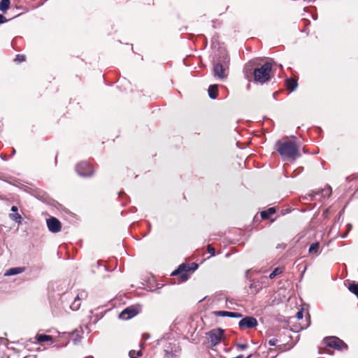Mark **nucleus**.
<instances>
[{"label":"nucleus","instance_id":"f257e3e1","mask_svg":"<svg viewBox=\"0 0 358 358\" xmlns=\"http://www.w3.org/2000/svg\"><path fill=\"white\" fill-rule=\"evenodd\" d=\"M277 150L284 159L294 160L300 156L298 146L293 141H283L277 143Z\"/></svg>","mask_w":358,"mask_h":358},{"label":"nucleus","instance_id":"f03ea898","mask_svg":"<svg viewBox=\"0 0 358 358\" xmlns=\"http://www.w3.org/2000/svg\"><path fill=\"white\" fill-rule=\"evenodd\" d=\"M271 64L266 63L259 68L254 70L255 81L260 83H264L270 80L271 78Z\"/></svg>","mask_w":358,"mask_h":358},{"label":"nucleus","instance_id":"7ed1b4c3","mask_svg":"<svg viewBox=\"0 0 358 358\" xmlns=\"http://www.w3.org/2000/svg\"><path fill=\"white\" fill-rule=\"evenodd\" d=\"M224 332L221 329H213L208 334V340L211 345L215 346L219 343L223 338Z\"/></svg>","mask_w":358,"mask_h":358},{"label":"nucleus","instance_id":"20e7f679","mask_svg":"<svg viewBox=\"0 0 358 358\" xmlns=\"http://www.w3.org/2000/svg\"><path fill=\"white\" fill-rule=\"evenodd\" d=\"M241 329L254 328L257 325V320L253 317H245L238 323Z\"/></svg>","mask_w":358,"mask_h":358},{"label":"nucleus","instance_id":"39448f33","mask_svg":"<svg viewBox=\"0 0 358 358\" xmlns=\"http://www.w3.org/2000/svg\"><path fill=\"white\" fill-rule=\"evenodd\" d=\"M76 171L80 176H88L92 173V169L87 162H83L76 166Z\"/></svg>","mask_w":358,"mask_h":358},{"label":"nucleus","instance_id":"423d86ee","mask_svg":"<svg viewBox=\"0 0 358 358\" xmlns=\"http://www.w3.org/2000/svg\"><path fill=\"white\" fill-rule=\"evenodd\" d=\"M47 226L48 229L53 233L59 232L62 228L60 222L55 217H50L48 219Z\"/></svg>","mask_w":358,"mask_h":358},{"label":"nucleus","instance_id":"0eeeda50","mask_svg":"<svg viewBox=\"0 0 358 358\" xmlns=\"http://www.w3.org/2000/svg\"><path fill=\"white\" fill-rule=\"evenodd\" d=\"M327 345L329 347L334 348L339 350L347 349V345L341 340L336 337L329 338Z\"/></svg>","mask_w":358,"mask_h":358},{"label":"nucleus","instance_id":"6e6552de","mask_svg":"<svg viewBox=\"0 0 358 358\" xmlns=\"http://www.w3.org/2000/svg\"><path fill=\"white\" fill-rule=\"evenodd\" d=\"M225 70L226 69L223 64L220 62L216 63L213 67L214 76L221 80L224 79L227 77Z\"/></svg>","mask_w":358,"mask_h":358},{"label":"nucleus","instance_id":"1a4fd4ad","mask_svg":"<svg viewBox=\"0 0 358 358\" xmlns=\"http://www.w3.org/2000/svg\"><path fill=\"white\" fill-rule=\"evenodd\" d=\"M189 270V268L185 264L180 265L178 268L172 273V275H180L181 278V280L182 282L185 281L188 278V275L187 274V271Z\"/></svg>","mask_w":358,"mask_h":358},{"label":"nucleus","instance_id":"9d476101","mask_svg":"<svg viewBox=\"0 0 358 358\" xmlns=\"http://www.w3.org/2000/svg\"><path fill=\"white\" fill-rule=\"evenodd\" d=\"M87 297V294L84 291H82L80 292L78 295L75 298L74 301H73V303L71 304V309L72 310H77L79 309L80 306V301L82 299H84Z\"/></svg>","mask_w":358,"mask_h":358},{"label":"nucleus","instance_id":"9b49d317","mask_svg":"<svg viewBox=\"0 0 358 358\" xmlns=\"http://www.w3.org/2000/svg\"><path fill=\"white\" fill-rule=\"evenodd\" d=\"M137 314V311L131 307L124 309L120 314V318L122 320H129Z\"/></svg>","mask_w":358,"mask_h":358},{"label":"nucleus","instance_id":"f8f14e48","mask_svg":"<svg viewBox=\"0 0 358 358\" xmlns=\"http://www.w3.org/2000/svg\"><path fill=\"white\" fill-rule=\"evenodd\" d=\"M216 315L221 317H241V315L235 312H229L224 310H220L215 313Z\"/></svg>","mask_w":358,"mask_h":358},{"label":"nucleus","instance_id":"ddd939ff","mask_svg":"<svg viewBox=\"0 0 358 358\" xmlns=\"http://www.w3.org/2000/svg\"><path fill=\"white\" fill-rule=\"evenodd\" d=\"M24 271V268L23 267H15L9 268L4 273L5 276L15 275L19 273H22Z\"/></svg>","mask_w":358,"mask_h":358},{"label":"nucleus","instance_id":"4468645a","mask_svg":"<svg viewBox=\"0 0 358 358\" xmlns=\"http://www.w3.org/2000/svg\"><path fill=\"white\" fill-rule=\"evenodd\" d=\"M36 339L39 343L50 341L52 343L53 342L52 337L45 334H38L36 336Z\"/></svg>","mask_w":358,"mask_h":358},{"label":"nucleus","instance_id":"2eb2a0df","mask_svg":"<svg viewBox=\"0 0 358 358\" xmlns=\"http://www.w3.org/2000/svg\"><path fill=\"white\" fill-rule=\"evenodd\" d=\"M218 94L217 85H212L208 88V95L211 99H215Z\"/></svg>","mask_w":358,"mask_h":358},{"label":"nucleus","instance_id":"dca6fc26","mask_svg":"<svg viewBox=\"0 0 358 358\" xmlns=\"http://www.w3.org/2000/svg\"><path fill=\"white\" fill-rule=\"evenodd\" d=\"M308 252L311 255H318L320 253V245L318 242L313 243L310 245Z\"/></svg>","mask_w":358,"mask_h":358},{"label":"nucleus","instance_id":"f3484780","mask_svg":"<svg viewBox=\"0 0 358 358\" xmlns=\"http://www.w3.org/2000/svg\"><path fill=\"white\" fill-rule=\"evenodd\" d=\"M286 85L288 90H289L291 92H293L297 87V83L294 79L288 78L286 80Z\"/></svg>","mask_w":358,"mask_h":358},{"label":"nucleus","instance_id":"a211bd4d","mask_svg":"<svg viewBox=\"0 0 358 358\" xmlns=\"http://www.w3.org/2000/svg\"><path fill=\"white\" fill-rule=\"evenodd\" d=\"M275 212L274 208H270L267 210L262 211L261 213V216L263 219H268L270 215L274 214Z\"/></svg>","mask_w":358,"mask_h":358},{"label":"nucleus","instance_id":"6ab92c4d","mask_svg":"<svg viewBox=\"0 0 358 358\" xmlns=\"http://www.w3.org/2000/svg\"><path fill=\"white\" fill-rule=\"evenodd\" d=\"M10 0H1L0 2V10L6 12L10 7Z\"/></svg>","mask_w":358,"mask_h":358},{"label":"nucleus","instance_id":"aec40b11","mask_svg":"<svg viewBox=\"0 0 358 358\" xmlns=\"http://www.w3.org/2000/svg\"><path fill=\"white\" fill-rule=\"evenodd\" d=\"M9 217L11 220H14L18 224H21L22 221V217L19 213H10Z\"/></svg>","mask_w":358,"mask_h":358},{"label":"nucleus","instance_id":"412c9836","mask_svg":"<svg viewBox=\"0 0 358 358\" xmlns=\"http://www.w3.org/2000/svg\"><path fill=\"white\" fill-rule=\"evenodd\" d=\"M349 290L358 296V283H351L348 286Z\"/></svg>","mask_w":358,"mask_h":358},{"label":"nucleus","instance_id":"4be33fe9","mask_svg":"<svg viewBox=\"0 0 358 358\" xmlns=\"http://www.w3.org/2000/svg\"><path fill=\"white\" fill-rule=\"evenodd\" d=\"M282 273V268H275L273 271L272 273L269 275V278L271 279H273L274 278H275L277 275H280V273Z\"/></svg>","mask_w":358,"mask_h":358},{"label":"nucleus","instance_id":"5701e85b","mask_svg":"<svg viewBox=\"0 0 358 358\" xmlns=\"http://www.w3.org/2000/svg\"><path fill=\"white\" fill-rule=\"evenodd\" d=\"M331 194V188L328 186L322 190V194L324 197H329Z\"/></svg>","mask_w":358,"mask_h":358},{"label":"nucleus","instance_id":"b1692460","mask_svg":"<svg viewBox=\"0 0 358 358\" xmlns=\"http://www.w3.org/2000/svg\"><path fill=\"white\" fill-rule=\"evenodd\" d=\"M25 60V57L23 55H17L15 59V61L22 62Z\"/></svg>","mask_w":358,"mask_h":358},{"label":"nucleus","instance_id":"393cba45","mask_svg":"<svg viewBox=\"0 0 358 358\" xmlns=\"http://www.w3.org/2000/svg\"><path fill=\"white\" fill-rule=\"evenodd\" d=\"M236 348L238 349V350H245L248 348V344L246 343H243V344H240V343H238L236 344Z\"/></svg>","mask_w":358,"mask_h":358},{"label":"nucleus","instance_id":"a878e982","mask_svg":"<svg viewBox=\"0 0 358 358\" xmlns=\"http://www.w3.org/2000/svg\"><path fill=\"white\" fill-rule=\"evenodd\" d=\"M278 343V339L276 338H272L271 340L268 341V343L269 345L271 346H274L277 344Z\"/></svg>","mask_w":358,"mask_h":358},{"label":"nucleus","instance_id":"bb28decb","mask_svg":"<svg viewBox=\"0 0 358 358\" xmlns=\"http://www.w3.org/2000/svg\"><path fill=\"white\" fill-rule=\"evenodd\" d=\"M208 252L211 255H215V249H214V248L211 247L210 245H208Z\"/></svg>","mask_w":358,"mask_h":358},{"label":"nucleus","instance_id":"cd10ccee","mask_svg":"<svg viewBox=\"0 0 358 358\" xmlns=\"http://www.w3.org/2000/svg\"><path fill=\"white\" fill-rule=\"evenodd\" d=\"M297 319L301 320L303 318V311L300 310L299 311L296 315Z\"/></svg>","mask_w":358,"mask_h":358},{"label":"nucleus","instance_id":"c85d7f7f","mask_svg":"<svg viewBox=\"0 0 358 358\" xmlns=\"http://www.w3.org/2000/svg\"><path fill=\"white\" fill-rule=\"evenodd\" d=\"M7 21L6 18L3 15H0V24H3Z\"/></svg>","mask_w":358,"mask_h":358},{"label":"nucleus","instance_id":"c756f323","mask_svg":"<svg viewBox=\"0 0 358 358\" xmlns=\"http://www.w3.org/2000/svg\"><path fill=\"white\" fill-rule=\"evenodd\" d=\"M11 211L13 212H17V207L15 206H12Z\"/></svg>","mask_w":358,"mask_h":358},{"label":"nucleus","instance_id":"7c9ffc66","mask_svg":"<svg viewBox=\"0 0 358 358\" xmlns=\"http://www.w3.org/2000/svg\"><path fill=\"white\" fill-rule=\"evenodd\" d=\"M142 355H143V353H142V351H141V350H138V351L136 352V355H137L138 357H141V356H142Z\"/></svg>","mask_w":358,"mask_h":358},{"label":"nucleus","instance_id":"2f4dec72","mask_svg":"<svg viewBox=\"0 0 358 358\" xmlns=\"http://www.w3.org/2000/svg\"><path fill=\"white\" fill-rule=\"evenodd\" d=\"M143 337L145 338V339H147V338H148V335H145V334H144V335H143Z\"/></svg>","mask_w":358,"mask_h":358},{"label":"nucleus","instance_id":"473e14b6","mask_svg":"<svg viewBox=\"0 0 358 358\" xmlns=\"http://www.w3.org/2000/svg\"><path fill=\"white\" fill-rule=\"evenodd\" d=\"M24 358H30V357H24Z\"/></svg>","mask_w":358,"mask_h":358}]
</instances>
